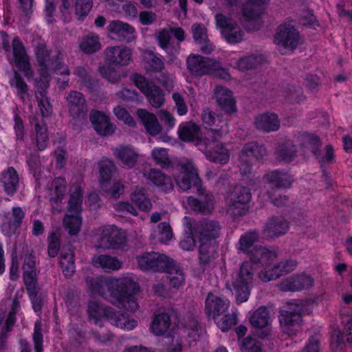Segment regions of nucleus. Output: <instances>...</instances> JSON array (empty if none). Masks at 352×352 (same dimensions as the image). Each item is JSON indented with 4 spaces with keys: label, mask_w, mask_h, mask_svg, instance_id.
Wrapping results in <instances>:
<instances>
[{
    "label": "nucleus",
    "mask_w": 352,
    "mask_h": 352,
    "mask_svg": "<svg viewBox=\"0 0 352 352\" xmlns=\"http://www.w3.org/2000/svg\"><path fill=\"white\" fill-rule=\"evenodd\" d=\"M107 285L110 293L109 301L111 304L131 312L138 309L134 295L138 292L139 286L132 278H111L107 280Z\"/></svg>",
    "instance_id": "obj_1"
},
{
    "label": "nucleus",
    "mask_w": 352,
    "mask_h": 352,
    "mask_svg": "<svg viewBox=\"0 0 352 352\" xmlns=\"http://www.w3.org/2000/svg\"><path fill=\"white\" fill-rule=\"evenodd\" d=\"M230 302L209 292L205 300V313L212 317L217 325L223 331H228L236 322V314L234 311L228 313Z\"/></svg>",
    "instance_id": "obj_2"
},
{
    "label": "nucleus",
    "mask_w": 352,
    "mask_h": 352,
    "mask_svg": "<svg viewBox=\"0 0 352 352\" xmlns=\"http://www.w3.org/2000/svg\"><path fill=\"white\" fill-rule=\"evenodd\" d=\"M223 136L221 129H214L212 135L203 138V140L197 141L198 148L212 162L225 164L229 161L228 151L220 142Z\"/></svg>",
    "instance_id": "obj_3"
},
{
    "label": "nucleus",
    "mask_w": 352,
    "mask_h": 352,
    "mask_svg": "<svg viewBox=\"0 0 352 352\" xmlns=\"http://www.w3.org/2000/svg\"><path fill=\"white\" fill-rule=\"evenodd\" d=\"M252 199L250 189L241 185H235L230 190L228 197L227 213L233 218L246 215L249 210V203Z\"/></svg>",
    "instance_id": "obj_4"
},
{
    "label": "nucleus",
    "mask_w": 352,
    "mask_h": 352,
    "mask_svg": "<svg viewBox=\"0 0 352 352\" xmlns=\"http://www.w3.org/2000/svg\"><path fill=\"white\" fill-rule=\"evenodd\" d=\"M82 192L79 186L70 194L68 201V212L63 219V224L70 235H76L81 226L80 213L82 202Z\"/></svg>",
    "instance_id": "obj_5"
},
{
    "label": "nucleus",
    "mask_w": 352,
    "mask_h": 352,
    "mask_svg": "<svg viewBox=\"0 0 352 352\" xmlns=\"http://www.w3.org/2000/svg\"><path fill=\"white\" fill-rule=\"evenodd\" d=\"M256 272V267L251 262L245 261L241 265L236 277L232 283L238 303H242L248 300L250 287Z\"/></svg>",
    "instance_id": "obj_6"
},
{
    "label": "nucleus",
    "mask_w": 352,
    "mask_h": 352,
    "mask_svg": "<svg viewBox=\"0 0 352 352\" xmlns=\"http://www.w3.org/2000/svg\"><path fill=\"white\" fill-rule=\"evenodd\" d=\"M171 173L175 177L177 186L183 191L188 190L192 186L197 189L201 187V179L191 161L182 160Z\"/></svg>",
    "instance_id": "obj_7"
},
{
    "label": "nucleus",
    "mask_w": 352,
    "mask_h": 352,
    "mask_svg": "<svg viewBox=\"0 0 352 352\" xmlns=\"http://www.w3.org/2000/svg\"><path fill=\"white\" fill-rule=\"evenodd\" d=\"M187 68L195 76L225 74L220 62L200 55H190L187 59Z\"/></svg>",
    "instance_id": "obj_8"
},
{
    "label": "nucleus",
    "mask_w": 352,
    "mask_h": 352,
    "mask_svg": "<svg viewBox=\"0 0 352 352\" xmlns=\"http://www.w3.org/2000/svg\"><path fill=\"white\" fill-rule=\"evenodd\" d=\"M303 307L295 305L294 308L289 310H281L279 314V322L283 333L292 336L296 335L299 330L302 321Z\"/></svg>",
    "instance_id": "obj_9"
},
{
    "label": "nucleus",
    "mask_w": 352,
    "mask_h": 352,
    "mask_svg": "<svg viewBox=\"0 0 352 352\" xmlns=\"http://www.w3.org/2000/svg\"><path fill=\"white\" fill-rule=\"evenodd\" d=\"M194 234L197 236L198 242H218L221 230L219 221L203 218L192 226Z\"/></svg>",
    "instance_id": "obj_10"
},
{
    "label": "nucleus",
    "mask_w": 352,
    "mask_h": 352,
    "mask_svg": "<svg viewBox=\"0 0 352 352\" xmlns=\"http://www.w3.org/2000/svg\"><path fill=\"white\" fill-rule=\"evenodd\" d=\"M138 267L144 272H161L170 266V258L164 254L146 252L136 257Z\"/></svg>",
    "instance_id": "obj_11"
},
{
    "label": "nucleus",
    "mask_w": 352,
    "mask_h": 352,
    "mask_svg": "<svg viewBox=\"0 0 352 352\" xmlns=\"http://www.w3.org/2000/svg\"><path fill=\"white\" fill-rule=\"evenodd\" d=\"M125 242V233L114 226H109L102 229L96 247L104 250L118 249L124 245Z\"/></svg>",
    "instance_id": "obj_12"
},
{
    "label": "nucleus",
    "mask_w": 352,
    "mask_h": 352,
    "mask_svg": "<svg viewBox=\"0 0 352 352\" xmlns=\"http://www.w3.org/2000/svg\"><path fill=\"white\" fill-rule=\"evenodd\" d=\"M274 42L279 47L294 51L302 43V38L293 25L284 23L278 28Z\"/></svg>",
    "instance_id": "obj_13"
},
{
    "label": "nucleus",
    "mask_w": 352,
    "mask_h": 352,
    "mask_svg": "<svg viewBox=\"0 0 352 352\" xmlns=\"http://www.w3.org/2000/svg\"><path fill=\"white\" fill-rule=\"evenodd\" d=\"M107 30L109 37L118 42L129 43L136 40L135 28L120 20L111 21Z\"/></svg>",
    "instance_id": "obj_14"
},
{
    "label": "nucleus",
    "mask_w": 352,
    "mask_h": 352,
    "mask_svg": "<svg viewBox=\"0 0 352 352\" xmlns=\"http://www.w3.org/2000/svg\"><path fill=\"white\" fill-rule=\"evenodd\" d=\"M67 106L70 117L76 122L87 118V106L84 96L76 91H72L66 97Z\"/></svg>",
    "instance_id": "obj_15"
},
{
    "label": "nucleus",
    "mask_w": 352,
    "mask_h": 352,
    "mask_svg": "<svg viewBox=\"0 0 352 352\" xmlns=\"http://www.w3.org/2000/svg\"><path fill=\"white\" fill-rule=\"evenodd\" d=\"M198 197H189L187 199L188 205L192 210L204 214L212 212L214 209V197L212 194L207 192L204 188H198L197 190Z\"/></svg>",
    "instance_id": "obj_16"
},
{
    "label": "nucleus",
    "mask_w": 352,
    "mask_h": 352,
    "mask_svg": "<svg viewBox=\"0 0 352 352\" xmlns=\"http://www.w3.org/2000/svg\"><path fill=\"white\" fill-rule=\"evenodd\" d=\"M104 55L106 60L114 66H126L132 60V50L126 46L109 47Z\"/></svg>",
    "instance_id": "obj_17"
},
{
    "label": "nucleus",
    "mask_w": 352,
    "mask_h": 352,
    "mask_svg": "<svg viewBox=\"0 0 352 352\" xmlns=\"http://www.w3.org/2000/svg\"><path fill=\"white\" fill-rule=\"evenodd\" d=\"M289 228V222L281 216H272L269 218L263 233L266 239H271L285 234Z\"/></svg>",
    "instance_id": "obj_18"
},
{
    "label": "nucleus",
    "mask_w": 352,
    "mask_h": 352,
    "mask_svg": "<svg viewBox=\"0 0 352 352\" xmlns=\"http://www.w3.org/2000/svg\"><path fill=\"white\" fill-rule=\"evenodd\" d=\"M314 284V279L305 274H297L283 280L279 285L283 292H298L311 287Z\"/></svg>",
    "instance_id": "obj_19"
},
{
    "label": "nucleus",
    "mask_w": 352,
    "mask_h": 352,
    "mask_svg": "<svg viewBox=\"0 0 352 352\" xmlns=\"http://www.w3.org/2000/svg\"><path fill=\"white\" fill-rule=\"evenodd\" d=\"M171 326L170 316L167 313H162L155 316L151 325V329L155 336H163L172 338V341H173L174 331L170 328Z\"/></svg>",
    "instance_id": "obj_20"
},
{
    "label": "nucleus",
    "mask_w": 352,
    "mask_h": 352,
    "mask_svg": "<svg viewBox=\"0 0 352 352\" xmlns=\"http://www.w3.org/2000/svg\"><path fill=\"white\" fill-rule=\"evenodd\" d=\"M144 176L162 192H168L174 188L172 178L157 168H151Z\"/></svg>",
    "instance_id": "obj_21"
},
{
    "label": "nucleus",
    "mask_w": 352,
    "mask_h": 352,
    "mask_svg": "<svg viewBox=\"0 0 352 352\" xmlns=\"http://www.w3.org/2000/svg\"><path fill=\"white\" fill-rule=\"evenodd\" d=\"M89 118L94 129L99 135L107 136L114 133L116 126L110 122L109 117L104 113L98 111H91Z\"/></svg>",
    "instance_id": "obj_22"
},
{
    "label": "nucleus",
    "mask_w": 352,
    "mask_h": 352,
    "mask_svg": "<svg viewBox=\"0 0 352 352\" xmlns=\"http://www.w3.org/2000/svg\"><path fill=\"white\" fill-rule=\"evenodd\" d=\"M214 98L221 110L227 114L230 115L236 111L235 100L232 91L222 86H217L214 90Z\"/></svg>",
    "instance_id": "obj_23"
},
{
    "label": "nucleus",
    "mask_w": 352,
    "mask_h": 352,
    "mask_svg": "<svg viewBox=\"0 0 352 352\" xmlns=\"http://www.w3.org/2000/svg\"><path fill=\"white\" fill-rule=\"evenodd\" d=\"M199 263L202 267L208 266L217 256L218 242H199Z\"/></svg>",
    "instance_id": "obj_24"
},
{
    "label": "nucleus",
    "mask_w": 352,
    "mask_h": 352,
    "mask_svg": "<svg viewBox=\"0 0 352 352\" xmlns=\"http://www.w3.org/2000/svg\"><path fill=\"white\" fill-rule=\"evenodd\" d=\"M250 261L253 265H261L262 266L270 264L277 256L274 251L269 250L263 246L253 247L249 251Z\"/></svg>",
    "instance_id": "obj_25"
},
{
    "label": "nucleus",
    "mask_w": 352,
    "mask_h": 352,
    "mask_svg": "<svg viewBox=\"0 0 352 352\" xmlns=\"http://www.w3.org/2000/svg\"><path fill=\"white\" fill-rule=\"evenodd\" d=\"M201 119L206 127H210L207 136L212 135L213 130L214 129L217 130L221 129L222 135H224L228 133L227 123L223 121L221 116L217 115L210 109H206L203 110Z\"/></svg>",
    "instance_id": "obj_26"
},
{
    "label": "nucleus",
    "mask_w": 352,
    "mask_h": 352,
    "mask_svg": "<svg viewBox=\"0 0 352 352\" xmlns=\"http://www.w3.org/2000/svg\"><path fill=\"white\" fill-rule=\"evenodd\" d=\"M113 154L124 166L133 168L139 157L138 152L130 146L120 145L113 149Z\"/></svg>",
    "instance_id": "obj_27"
},
{
    "label": "nucleus",
    "mask_w": 352,
    "mask_h": 352,
    "mask_svg": "<svg viewBox=\"0 0 352 352\" xmlns=\"http://www.w3.org/2000/svg\"><path fill=\"white\" fill-rule=\"evenodd\" d=\"M151 156L157 165L170 173L174 171L182 162V160H171L169 157L168 150L164 148H154L152 151Z\"/></svg>",
    "instance_id": "obj_28"
},
{
    "label": "nucleus",
    "mask_w": 352,
    "mask_h": 352,
    "mask_svg": "<svg viewBox=\"0 0 352 352\" xmlns=\"http://www.w3.org/2000/svg\"><path fill=\"white\" fill-rule=\"evenodd\" d=\"M12 45L13 56L16 67L19 69L24 72L26 76H31L30 64L23 45L18 39L14 38Z\"/></svg>",
    "instance_id": "obj_29"
},
{
    "label": "nucleus",
    "mask_w": 352,
    "mask_h": 352,
    "mask_svg": "<svg viewBox=\"0 0 352 352\" xmlns=\"http://www.w3.org/2000/svg\"><path fill=\"white\" fill-rule=\"evenodd\" d=\"M265 177L272 188L277 189L289 188L294 181L288 172L280 170L270 171Z\"/></svg>",
    "instance_id": "obj_30"
},
{
    "label": "nucleus",
    "mask_w": 352,
    "mask_h": 352,
    "mask_svg": "<svg viewBox=\"0 0 352 352\" xmlns=\"http://www.w3.org/2000/svg\"><path fill=\"white\" fill-rule=\"evenodd\" d=\"M340 316L342 322L344 324V329L342 332H338L336 336V340L333 344H336L338 347L341 344H344L346 340L349 344H352V311H341Z\"/></svg>",
    "instance_id": "obj_31"
},
{
    "label": "nucleus",
    "mask_w": 352,
    "mask_h": 352,
    "mask_svg": "<svg viewBox=\"0 0 352 352\" xmlns=\"http://www.w3.org/2000/svg\"><path fill=\"white\" fill-rule=\"evenodd\" d=\"M193 38L195 42L201 45V51L204 54H210L213 51V46L210 43L207 30L201 23H195L191 27Z\"/></svg>",
    "instance_id": "obj_32"
},
{
    "label": "nucleus",
    "mask_w": 352,
    "mask_h": 352,
    "mask_svg": "<svg viewBox=\"0 0 352 352\" xmlns=\"http://www.w3.org/2000/svg\"><path fill=\"white\" fill-rule=\"evenodd\" d=\"M178 135L183 142H192L197 146V140H203L199 138L200 128L194 122H187L179 125Z\"/></svg>",
    "instance_id": "obj_33"
},
{
    "label": "nucleus",
    "mask_w": 352,
    "mask_h": 352,
    "mask_svg": "<svg viewBox=\"0 0 352 352\" xmlns=\"http://www.w3.org/2000/svg\"><path fill=\"white\" fill-rule=\"evenodd\" d=\"M254 124L257 129L264 132L276 131L280 127L279 119L275 113L260 115L255 118Z\"/></svg>",
    "instance_id": "obj_34"
},
{
    "label": "nucleus",
    "mask_w": 352,
    "mask_h": 352,
    "mask_svg": "<svg viewBox=\"0 0 352 352\" xmlns=\"http://www.w3.org/2000/svg\"><path fill=\"white\" fill-rule=\"evenodd\" d=\"M270 0H248L243 6V14L248 21L256 20L263 12V6Z\"/></svg>",
    "instance_id": "obj_35"
},
{
    "label": "nucleus",
    "mask_w": 352,
    "mask_h": 352,
    "mask_svg": "<svg viewBox=\"0 0 352 352\" xmlns=\"http://www.w3.org/2000/svg\"><path fill=\"white\" fill-rule=\"evenodd\" d=\"M275 154L278 161L290 163L297 157L296 145L291 140H286L277 147Z\"/></svg>",
    "instance_id": "obj_36"
},
{
    "label": "nucleus",
    "mask_w": 352,
    "mask_h": 352,
    "mask_svg": "<svg viewBox=\"0 0 352 352\" xmlns=\"http://www.w3.org/2000/svg\"><path fill=\"white\" fill-rule=\"evenodd\" d=\"M137 115L149 134L155 135L161 132L162 127L154 114L148 112L145 109H139L137 110Z\"/></svg>",
    "instance_id": "obj_37"
},
{
    "label": "nucleus",
    "mask_w": 352,
    "mask_h": 352,
    "mask_svg": "<svg viewBox=\"0 0 352 352\" xmlns=\"http://www.w3.org/2000/svg\"><path fill=\"white\" fill-rule=\"evenodd\" d=\"M0 182L6 193L13 195L16 191L19 184V175L16 170L12 166L8 167L2 172Z\"/></svg>",
    "instance_id": "obj_38"
},
{
    "label": "nucleus",
    "mask_w": 352,
    "mask_h": 352,
    "mask_svg": "<svg viewBox=\"0 0 352 352\" xmlns=\"http://www.w3.org/2000/svg\"><path fill=\"white\" fill-rule=\"evenodd\" d=\"M107 320L111 324L126 330H132L137 326V322L135 320L129 318L125 314L116 312L112 308L107 314Z\"/></svg>",
    "instance_id": "obj_39"
},
{
    "label": "nucleus",
    "mask_w": 352,
    "mask_h": 352,
    "mask_svg": "<svg viewBox=\"0 0 352 352\" xmlns=\"http://www.w3.org/2000/svg\"><path fill=\"white\" fill-rule=\"evenodd\" d=\"M297 142L302 148H308L314 155H316L319 148H321L322 142L319 136L304 132L297 136Z\"/></svg>",
    "instance_id": "obj_40"
},
{
    "label": "nucleus",
    "mask_w": 352,
    "mask_h": 352,
    "mask_svg": "<svg viewBox=\"0 0 352 352\" xmlns=\"http://www.w3.org/2000/svg\"><path fill=\"white\" fill-rule=\"evenodd\" d=\"M92 263L96 267H101L107 272L118 270L122 267V262L116 257L106 254L93 257Z\"/></svg>",
    "instance_id": "obj_41"
},
{
    "label": "nucleus",
    "mask_w": 352,
    "mask_h": 352,
    "mask_svg": "<svg viewBox=\"0 0 352 352\" xmlns=\"http://www.w3.org/2000/svg\"><path fill=\"white\" fill-rule=\"evenodd\" d=\"M36 55L38 65L39 66V73L43 78H48L49 65L47 61L50 58V55L47 50V46L45 43H39L36 47Z\"/></svg>",
    "instance_id": "obj_42"
},
{
    "label": "nucleus",
    "mask_w": 352,
    "mask_h": 352,
    "mask_svg": "<svg viewBox=\"0 0 352 352\" xmlns=\"http://www.w3.org/2000/svg\"><path fill=\"white\" fill-rule=\"evenodd\" d=\"M59 263L64 276L66 278L72 277L76 272L74 251L71 249L63 250Z\"/></svg>",
    "instance_id": "obj_43"
},
{
    "label": "nucleus",
    "mask_w": 352,
    "mask_h": 352,
    "mask_svg": "<svg viewBox=\"0 0 352 352\" xmlns=\"http://www.w3.org/2000/svg\"><path fill=\"white\" fill-rule=\"evenodd\" d=\"M111 309V307H104L97 302H90L87 309L90 322L97 325L102 322V318H105L107 320V314Z\"/></svg>",
    "instance_id": "obj_44"
},
{
    "label": "nucleus",
    "mask_w": 352,
    "mask_h": 352,
    "mask_svg": "<svg viewBox=\"0 0 352 352\" xmlns=\"http://www.w3.org/2000/svg\"><path fill=\"white\" fill-rule=\"evenodd\" d=\"M242 156L253 157L256 161L261 162L267 155V151L263 144L256 142L246 143L241 150Z\"/></svg>",
    "instance_id": "obj_45"
},
{
    "label": "nucleus",
    "mask_w": 352,
    "mask_h": 352,
    "mask_svg": "<svg viewBox=\"0 0 352 352\" xmlns=\"http://www.w3.org/2000/svg\"><path fill=\"white\" fill-rule=\"evenodd\" d=\"M250 322L254 328L266 327L270 322V314L268 309L265 306L260 307L250 316Z\"/></svg>",
    "instance_id": "obj_46"
},
{
    "label": "nucleus",
    "mask_w": 352,
    "mask_h": 352,
    "mask_svg": "<svg viewBox=\"0 0 352 352\" xmlns=\"http://www.w3.org/2000/svg\"><path fill=\"white\" fill-rule=\"evenodd\" d=\"M265 59L263 55L251 54L239 59L237 67L241 71L256 69L264 63Z\"/></svg>",
    "instance_id": "obj_47"
},
{
    "label": "nucleus",
    "mask_w": 352,
    "mask_h": 352,
    "mask_svg": "<svg viewBox=\"0 0 352 352\" xmlns=\"http://www.w3.org/2000/svg\"><path fill=\"white\" fill-rule=\"evenodd\" d=\"M144 94L149 104L155 108H160L165 102L163 91L154 83L150 85L148 89L144 91Z\"/></svg>",
    "instance_id": "obj_48"
},
{
    "label": "nucleus",
    "mask_w": 352,
    "mask_h": 352,
    "mask_svg": "<svg viewBox=\"0 0 352 352\" xmlns=\"http://www.w3.org/2000/svg\"><path fill=\"white\" fill-rule=\"evenodd\" d=\"M98 167L99 182L103 185L108 184L111 179L113 174L117 170L115 163L109 159H104L99 162Z\"/></svg>",
    "instance_id": "obj_49"
},
{
    "label": "nucleus",
    "mask_w": 352,
    "mask_h": 352,
    "mask_svg": "<svg viewBox=\"0 0 352 352\" xmlns=\"http://www.w3.org/2000/svg\"><path fill=\"white\" fill-rule=\"evenodd\" d=\"M169 265L170 266L166 268L164 272L168 274L167 278L169 279L170 285L177 288L180 287L184 281V274L172 259H170Z\"/></svg>",
    "instance_id": "obj_50"
},
{
    "label": "nucleus",
    "mask_w": 352,
    "mask_h": 352,
    "mask_svg": "<svg viewBox=\"0 0 352 352\" xmlns=\"http://www.w3.org/2000/svg\"><path fill=\"white\" fill-rule=\"evenodd\" d=\"M131 201L142 211H150L152 203L144 188H137L131 195Z\"/></svg>",
    "instance_id": "obj_51"
},
{
    "label": "nucleus",
    "mask_w": 352,
    "mask_h": 352,
    "mask_svg": "<svg viewBox=\"0 0 352 352\" xmlns=\"http://www.w3.org/2000/svg\"><path fill=\"white\" fill-rule=\"evenodd\" d=\"M32 123L34 124L38 149L43 151L46 148L48 140L47 127L43 120L39 121L36 118H34Z\"/></svg>",
    "instance_id": "obj_52"
},
{
    "label": "nucleus",
    "mask_w": 352,
    "mask_h": 352,
    "mask_svg": "<svg viewBox=\"0 0 352 352\" xmlns=\"http://www.w3.org/2000/svg\"><path fill=\"white\" fill-rule=\"evenodd\" d=\"M324 155H321L320 148H319L314 157L318 160L320 168H322L323 175H327L325 166L333 164L335 160L333 147L331 144L327 145L324 147Z\"/></svg>",
    "instance_id": "obj_53"
},
{
    "label": "nucleus",
    "mask_w": 352,
    "mask_h": 352,
    "mask_svg": "<svg viewBox=\"0 0 352 352\" xmlns=\"http://www.w3.org/2000/svg\"><path fill=\"white\" fill-rule=\"evenodd\" d=\"M101 48L98 36L89 34L80 43V49L85 54H93Z\"/></svg>",
    "instance_id": "obj_54"
},
{
    "label": "nucleus",
    "mask_w": 352,
    "mask_h": 352,
    "mask_svg": "<svg viewBox=\"0 0 352 352\" xmlns=\"http://www.w3.org/2000/svg\"><path fill=\"white\" fill-rule=\"evenodd\" d=\"M258 233L256 231H251L242 235L239 241V249L242 252L249 251L253 248V244L258 241Z\"/></svg>",
    "instance_id": "obj_55"
},
{
    "label": "nucleus",
    "mask_w": 352,
    "mask_h": 352,
    "mask_svg": "<svg viewBox=\"0 0 352 352\" xmlns=\"http://www.w3.org/2000/svg\"><path fill=\"white\" fill-rule=\"evenodd\" d=\"M144 60L153 71L161 72L164 68V62L151 50L145 51Z\"/></svg>",
    "instance_id": "obj_56"
},
{
    "label": "nucleus",
    "mask_w": 352,
    "mask_h": 352,
    "mask_svg": "<svg viewBox=\"0 0 352 352\" xmlns=\"http://www.w3.org/2000/svg\"><path fill=\"white\" fill-rule=\"evenodd\" d=\"M155 234L158 241L161 243L169 241L173 237V231L169 223L162 222L159 223Z\"/></svg>",
    "instance_id": "obj_57"
},
{
    "label": "nucleus",
    "mask_w": 352,
    "mask_h": 352,
    "mask_svg": "<svg viewBox=\"0 0 352 352\" xmlns=\"http://www.w3.org/2000/svg\"><path fill=\"white\" fill-rule=\"evenodd\" d=\"M297 262L294 260H285L279 262L273 267V270L278 278L284 274L294 271L296 267Z\"/></svg>",
    "instance_id": "obj_58"
},
{
    "label": "nucleus",
    "mask_w": 352,
    "mask_h": 352,
    "mask_svg": "<svg viewBox=\"0 0 352 352\" xmlns=\"http://www.w3.org/2000/svg\"><path fill=\"white\" fill-rule=\"evenodd\" d=\"M52 55L47 61L49 65V71L53 69L54 71H60L64 67L65 64L63 61L64 56L61 50L56 49L54 52H51Z\"/></svg>",
    "instance_id": "obj_59"
},
{
    "label": "nucleus",
    "mask_w": 352,
    "mask_h": 352,
    "mask_svg": "<svg viewBox=\"0 0 352 352\" xmlns=\"http://www.w3.org/2000/svg\"><path fill=\"white\" fill-rule=\"evenodd\" d=\"M223 35L229 43L234 44L243 40V34L241 28L236 24L232 28L224 30Z\"/></svg>",
    "instance_id": "obj_60"
},
{
    "label": "nucleus",
    "mask_w": 352,
    "mask_h": 352,
    "mask_svg": "<svg viewBox=\"0 0 352 352\" xmlns=\"http://www.w3.org/2000/svg\"><path fill=\"white\" fill-rule=\"evenodd\" d=\"M100 75L112 83L118 82L121 79L120 74L111 65H102L98 67Z\"/></svg>",
    "instance_id": "obj_61"
},
{
    "label": "nucleus",
    "mask_w": 352,
    "mask_h": 352,
    "mask_svg": "<svg viewBox=\"0 0 352 352\" xmlns=\"http://www.w3.org/2000/svg\"><path fill=\"white\" fill-rule=\"evenodd\" d=\"M285 97L292 104L299 103L305 98L302 89L293 86H289L285 89Z\"/></svg>",
    "instance_id": "obj_62"
},
{
    "label": "nucleus",
    "mask_w": 352,
    "mask_h": 352,
    "mask_svg": "<svg viewBox=\"0 0 352 352\" xmlns=\"http://www.w3.org/2000/svg\"><path fill=\"white\" fill-rule=\"evenodd\" d=\"M32 338L35 352H43V336L41 332V323L40 321H37L34 324Z\"/></svg>",
    "instance_id": "obj_63"
},
{
    "label": "nucleus",
    "mask_w": 352,
    "mask_h": 352,
    "mask_svg": "<svg viewBox=\"0 0 352 352\" xmlns=\"http://www.w3.org/2000/svg\"><path fill=\"white\" fill-rule=\"evenodd\" d=\"M241 350L242 352H261V343L256 339L247 338L243 341Z\"/></svg>",
    "instance_id": "obj_64"
}]
</instances>
